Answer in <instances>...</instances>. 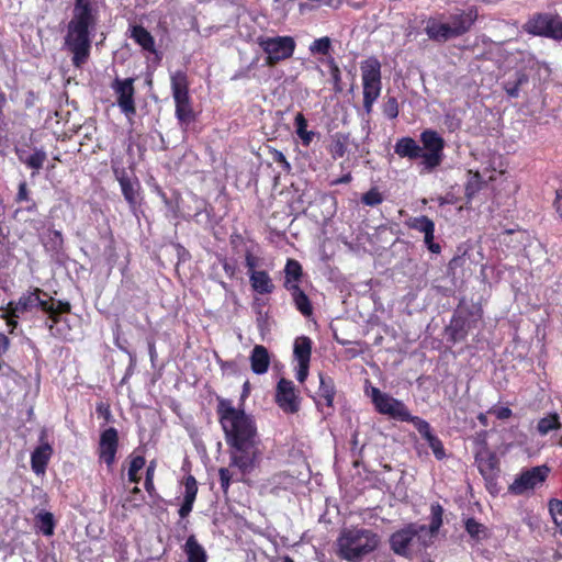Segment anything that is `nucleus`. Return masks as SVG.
<instances>
[{"label":"nucleus","mask_w":562,"mask_h":562,"mask_svg":"<svg viewBox=\"0 0 562 562\" xmlns=\"http://www.w3.org/2000/svg\"><path fill=\"white\" fill-rule=\"evenodd\" d=\"M132 38L142 46L143 49L149 53H156L155 41L151 34L143 26H134L132 29Z\"/></svg>","instance_id":"obj_30"},{"label":"nucleus","mask_w":562,"mask_h":562,"mask_svg":"<svg viewBox=\"0 0 562 562\" xmlns=\"http://www.w3.org/2000/svg\"><path fill=\"white\" fill-rule=\"evenodd\" d=\"M9 347V339L5 335L0 334V356L3 355Z\"/></svg>","instance_id":"obj_59"},{"label":"nucleus","mask_w":562,"mask_h":562,"mask_svg":"<svg viewBox=\"0 0 562 562\" xmlns=\"http://www.w3.org/2000/svg\"><path fill=\"white\" fill-rule=\"evenodd\" d=\"M425 440L428 442L430 449L438 460H442L446 457L443 445L438 437L431 434L430 437H427Z\"/></svg>","instance_id":"obj_47"},{"label":"nucleus","mask_w":562,"mask_h":562,"mask_svg":"<svg viewBox=\"0 0 562 562\" xmlns=\"http://www.w3.org/2000/svg\"><path fill=\"white\" fill-rule=\"evenodd\" d=\"M553 205H554L557 213L559 214V217L562 221V191L557 190L555 200H554Z\"/></svg>","instance_id":"obj_58"},{"label":"nucleus","mask_w":562,"mask_h":562,"mask_svg":"<svg viewBox=\"0 0 562 562\" xmlns=\"http://www.w3.org/2000/svg\"><path fill=\"white\" fill-rule=\"evenodd\" d=\"M117 180L121 186V190L123 192V195L125 200L131 205H136L138 202V190H139V183L135 179H131L125 176H117Z\"/></svg>","instance_id":"obj_27"},{"label":"nucleus","mask_w":562,"mask_h":562,"mask_svg":"<svg viewBox=\"0 0 562 562\" xmlns=\"http://www.w3.org/2000/svg\"><path fill=\"white\" fill-rule=\"evenodd\" d=\"M284 273H285L284 288L288 291H291V285H299V280L302 276V267L296 260L288 259L285 268H284Z\"/></svg>","instance_id":"obj_31"},{"label":"nucleus","mask_w":562,"mask_h":562,"mask_svg":"<svg viewBox=\"0 0 562 562\" xmlns=\"http://www.w3.org/2000/svg\"><path fill=\"white\" fill-rule=\"evenodd\" d=\"M384 112L390 119H395L398 115L397 102L394 98L389 99Z\"/></svg>","instance_id":"obj_55"},{"label":"nucleus","mask_w":562,"mask_h":562,"mask_svg":"<svg viewBox=\"0 0 562 562\" xmlns=\"http://www.w3.org/2000/svg\"><path fill=\"white\" fill-rule=\"evenodd\" d=\"M465 529L468 533L476 540H481L487 537L486 527L473 518L467 520Z\"/></svg>","instance_id":"obj_40"},{"label":"nucleus","mask_w":562,"mask_h":562,"mask_svg":"<svg viewBox=\"0 0 562 562\" xmlns=\"http://www.w3.org/2000/svg\"><path fill=\"white\" fill-rule=\"evenodd\" d=\"M428 536L429 532L427 526L409 525L392 535L391 548L397 554L407 555L427 547L428 541L426 537Z\"/></svg>","instance_id":"obj_6"},{"label":"nucleus","mask_w":562,"mask_h":562,"mask_svg":"<svg viewBox=\"0 0 562 562\" xmlns=\"http://www.w3.org/2000/svg\"><path fill=\"white\" fill-rule=\"evenodd\" d=\"M407 225L424 234V241L431 252L437 254L440 251V246L438 244H434L435 224L430 218L424 215L413 217L407 222Z\"/></svg>","instance_id":"obj_16"},{"label":"nucleus","mask_w":562,"mask_h":562,"mask_svg":"<svg viewBox=\"0 0 562 562\" xmlns=\"http://www.w3.org/2000/svg\"><path fill=\"white\" fill-rule=\"evenodd\" d=\"M559 15L549 13L537 14L525 24V31L532 35L546 36L555 40Z\"/></svg>","instance_id":"obj_14"},{"label":"nucleus","mask_w":562,"mask_h":562,"mask_svg":"<svg viewBox=\"0 0 562 562\" xmlns=\"http://www.w3.org/2000/svg\"><path fill=\"white\" fill-rule=\"evenodd\" d=\"M548 506L554 525L562 533V501L552 498L549 501Z\"/></svg>","instance_id":"obj_42"},{"label":"nucleus","mask_w":562,"mask_h":562,"mask_svg":"<svg viewBox=\"0 0 562 562\" xmlns=\"http://www.w3.org/2000/svg\"><path fill=\"white\" fill-rule=\"evenodd\" d=\"M477 419H479V422H480L483 426H487V414H485V413H481V414H479Z\"/></svg>","instance_id":"obj_63"},{"label":"nucleus","mask_w":562,"mask_h":562,"mask_svg":"<svg viewBox=\"0 0 562 562\" xmlns=\"http://www.w3.org/2000/svg\"><path fill=\"white\" fill-rule=\"evenodd\" d=\"M497 168L494 162H492L488 168L476 170L475 172H472L470 170L469 173L471 175V178L469 179L465 186L467 198L471 200L481 190L482 183L485 181V178H487V180L490 181H493L495 179L493 172H495Z\"/></svg>","instance_id":"obj_19"},{"label":"nucleus","mask_w":562,"mask_h":562,"mask_svg":"<svg viewBox=\"0 0 562 562\" xmlns=\"http://www.w3.org/2000/svg\"><path fill=\"white\" fill-rule=\"evenodd\" d=\"M477 19V11L474 8H470L464 11H460L458 13H454L450 16V23L451 29L456 35V37H459L467 33L471 26L474 24V22Z\"/></svg>","instance_id":"obj_18"},{"label":"nucleus","mask_w":562,"mask_h":562,"mask_svg":"<svg viewBox=\"0 0 562 562\" xmlns=\"http://www.w3.org/2000/svg\"><path fill=\"white\" fill-rule=\"evenodd\" d=\"M347 151L346 138L336 136L330 145V154L334 158L342 157Z\"/></svg>","instance_id":"obj_46"},{"label":"nucleus","mask_w":562,"mask_h":562,"mask_svg":"<svg viewBox=\"0 0 562 562\" xmlns=\"http://www.w3.org/2000/svg\"><path fill=\"white\" fill-rule=\"evenodd\" d=\"M171 90L176 104V117L182 127L195 119L189 95V82L186 72L179 70L171 75Z\"/></svg>","instance_id":"obj_7"},{"label":"nucleus","mask_w":562,"mask_h":562,"mask_svg":"<svg viewBox=\"0 0 562 562\" xmlns=\"http://www.w3.org/2000/svg\"><path fill=\"white\" fill-rule=\"evenodd\" d=\"M406 422H411L425 439L427 437H430V435H431L430 425L426 420H424L417 416L411 415V417Z\"/></svg>","instance_id":"obj_49"},{"label":"nucleus","mask_w":562,"mask_h":562,"mask_svg":"<svg viewBox=\"0 0 562 562\" xmlns=\"http://www.w3.org/2000/svg\"><path fill=\"white\" fill-rule=\"evenodd\" d=\"M361 201L368 206H375L382 203L383 198L376 188H372L362 195Z\"/></svg>","instance_id":"obj_48"},{"label":"nucleus","mask_w":562,"mask_h":562,"mask_svg":"<svg viewBox=\"0 0 562 562\" xmlns=\"http://www.w3.org/2000/svg\"><path fill=\"white\" fill-rule=\"evenodd\" d=\"M227 446L229 447V467L218 470L221 486L225 493L233 480L241 481L246 474L251 473L262 457L259 437Z\"/></svg>","instance_id":"obj_2"},{"label":"nucleus","mask_w":562,"mask_h":562,"mask_svg":"<svg viewBox=\"0 0 562 562\" xmlns=\"http://www.w3.org/2000/svg\"><path fill=\"white\" fill-rule=\"evenodd\" d=\"M15 383V373L10 369L5 368L0 374V393L2 391L10 392L12 385Z\"/></svg>","instance_id":"obj_43"},{"label":"nucleus","mask_w":562,"mask_h":562,"mask_svg":"<svg viewBox=\"0 0 562 562\" xmlns=\"http://www.w3.org/2000/svg\"><path fill=\"white\" fill-rule=\"evenodd\" d=\"M360 69L363 87V106L370 113L382 89L381 64L376 58L370 57L361 63Z\"/></svg>","instance_id":"obj_8"},{"label":"nucleus","mask_w":562,"mask_h":562,"mask_svg":"<svg viewBox=\"0 0 562 562\" xmlns=\"http://www.w3.org/2000/svg\"><path fill=\"white\" fill-rule=\"evenodd\" d=\"M144 501L143 494L137 486H134L130 495L125 498L124 506L136 507Z\"/></svg>","instance_id":"obj_51"},{"label":"nucleus","mask_w":562,"mask_h":562,"mask_svg":"<svg viewBox=\"0 0 562 562\" xmlns=\"http://www.w3.org/2000/svg\"><path fill=\"white\" fill-rule=\"evenodd\" d=\"M248 276L250 285L255 292L259 294H270L274 290L272 279L267 271L258 270Z\"/></svg>","instance_id":"obj_25"},{"label":"nucleus","mask_w":562,"mask_h":562,"mask_svg":"<svg viewBox=\"0 0 562 562\" xmlns=\"http://www.w3.org/2000/svg\"><path fill=\"white\" fill-rule=\"evenodd\" d=\"M188 562H206L207 555L204 548L198 542L194 536H190L183 547Z\"/></svg>","instance_id":"obj_28"},{"label":"nucleus","mask_w":562,"mask_h":562,"mask_svg":"<svg viewBox=\"0 0 562 562\" xmlns=\"http://www.w3.org/2000/svg\"><path fill=\"white\" fill-rule=\"evenodd\" d=\"M245 265L248 270V274H250L254 271H258L256 268L259 265V259L254 256L250 251H247L245 255Z\"/></svg>","instance_id":"obj_54"},{"label":"nucleus","mask_w":562,"mask_h":562,"mask_svg":"<svg viewBox=\"0 0 562 562\" xmlns=\"http://www.w3.org/2000/svg\"><path fill=\"white\" fill-rule=\"evenodd\" d=\"M268 150H269V155L272 158V160L274 162L279 164L281 166V168L283 169V171L289 173L291 171L292 167H291L290 162L288 161V159L285 158V156L283 155V153L276 148H271V147H269Z\"/></svg>","instance_id":"obj_50"},{"label":"nucleus","mask_w":562,"mask_h":562,"mask_svg":"<svg viewBox=\"0 0 562 562\" xmlns=\"http://www.w3.org/2000/svg\"><path fill=\"white\" fill-rule=\"evenodd\" d=\"M94 25V14L88 0H76L74 16L68 25L66 45L74 54V64L80 66L89 55L90 32Z\"/></svg>","instance_id":"obj_3"},{"label":"nucleus","mask_w":562,"mask_h":562,"mask_svg":"<svg viewBox=\"0 0 562 562\" xmlns=\"http://www.w3.org/2000/svg\"><path fill=\"white\" fill-rule=\"evenodd\" d=\"M276 400L285 413H296L300 407L299 397L292 381L281 379L277 385Z\"/></svg>","instance_id":"obj_15"},{"label":"nucleus","mask_w":562,"mask_h":562,"mask_svg":"<svg viewBox=\"0 0 562 562\" xmlns=\"http://www.w3.org/2000/svg\"><path fill=\"white\" fill-rule=\"evenodd\" d=\"M46 153L42 149H36L34 150V153L27 155V156H24V155H20V160L25 164L27 167L38 171L45 160H46Z\"/></svg>","instance_id":"obj_38"},{"label":"nucleus","mask_w":562,"mask_h":562,"mask_svg":"<svg viewBox=\"0 0 562 562\" xmlns=\"http://www.w3.org/2000/svg\"><path fill=\"white\" fill-rule=\"evenodd\" d=\"M291 294L296 308L304 315L312 314V305L307 295L300 289L299 285H291Z\"/></svg>","instance_id":"obj_32"},{"label":"nucleus","mask_w":562,"mask_h":562,"mask_svg":"<svg viewBox=\"0 0 562 562\" xmlns=\"http://www.w3.org/2000/svg\"><path fill=\"white\" fill-rule=\"evenodd\" d=\"M550 469L547 465H538L522 471L508 486L513 495H524L542 485L549 475Z\"/></svg>","instance_id":"obj_13"},{"label":"nucleus","mask_w":562,"mask_h":562,"mask_svg":"<svg viewBox=\"0 0 562 562\" xmlns=\"http://www.w3.org/2000/svg\"><path fill=\"white\" fill-rule=\"evenodd\" d=\"M319 396L324 400L326 406L331 407L335 396V385L331 379L319 373Z\"/></svg>","instance_id":"obj_35"},{"label":"nucleus","mask_w":562,"mask_h":562,"mask_svg":"<svg viewBox=\"0 0 562 562\" xmlns=\"http://www.w3.org/2000/svg\"><path fill=\"white\" fill-rule=\"evenodd\" d=\"M487 414L494 415L498 419H508L512 416V409L503 406H493Z\"/></svg>","instance_id":"obj_53"},{"label":"nucleus","mask_w":562,"mask_h":562,"mask_svg":"<svg viewBox=\"0 0 562 562\" xmlns=\"http://www.w3.org/2000/svg\"><path fill=\"white\" fill-rule=\"evenodd\" d=\"M99 456L101 460L105 457V429H100Z\"/></svg>","instance_id":"obj_57"},{"label":"nucleus","mask_w":562,"mask_h":562,"mask_svg":"<svg viewBox=\"0 0 562 562\" xmlns=\"http://www.w3.org/2000/svg\"><path fill=\"white\" fill-rule=\"evenodd\" d=\"M425 33L430 40L436 42H446L456 37L450 23L441 22L437 19H429L427 21Z\"/></svg>","instance_id":"obj_20"},{"label":"nucleus","mask_w":562,"mask_h":562,"mask_svg":"<svg viewBox=\"0 0 562 562\" xmlns=\"http://www.w3.org/2000/svg\"><path fill=\"white\" fill-rule=\"evenodd\" d=\"M145 459L142 456H135L131 459L130 468H128V481L131 483H138L139 475L138 472L144 468Z\"/></svg>","instance_id":"obj_41"},{"label":"nucleus","mask_w":562,"mask_h":562,"mask_svg":"<svg viewBox=\"0 0 562 562\" xmlns=\"http://www.w3.org/2000/svg\"><path fill=\"white\" fill-rule=\"evenodd\" d=\"M308 368L310 363H299V368L296 371V379L299 382L303 383L306 380L308 375Z\"/></svg>","instance_id":"obj_56"},{"label":"nucleus","mask_w":562,"mask_h":562,"mask_svg":"<svg viewBox=\"0 0 562 562\" xmlns=\"http://www.w3.org/2000/svg\"><path fill=\"white\" fill-rule=\"evenodd\" d=\"M476 463L480 473L483 475L485 482L493 483V479L497 476V459L488 452L482 451L476 456Z\"/></svg>","instance_id":"obj_22"},{"label":"nucleus","mask_w":562,"mask_h":562,"mask_svg":"<svg viewBox=\"0 0 562 562\" xmlns=\"http://www.w3.org/2000/svg\"><path fill=\"white\" fill-rule=\"evenodd\" d=\"M16 203H25L24 210L34 213L37 210L36 202L32 199L31 192L27 188V183L25 181H21L19 183L18 193L15 195Z\"/></svg>","instance_id":"obj_34"},{"label":"nucleus","mask_w":562,"mask_h":562,"mask_svg":"<svg viewBox=\"0 0 562 562\" xmlns=\"http://www.w3.org/2000/svg\"><path fill=\"white\" fill-rule=\"evenodd\" d=\"M330 40L329 37L325 36V37H321L318 40H315L311 46H310V50L312 54H322V55H327L329 53V49H330Z\"/></svg>","instance_id":"obj_45"},{"label":"nucleus","mask_w":562,"mask_h":562,"mask_svg":"<svg viewBox=\"0 0 562 562\" xmlns=\"http://www.w3.org/2000/svg\"><path fill=\"white\" fill-rule=\"evenodd\" d=\"M53 234H54V237L56 238V240H58L59 243L63 241V237H61V233L60 232L55 231Z\"/></svg>","instance_id":"obj_64"},{"label":"nucleus","mask_w":562,"mask_h":562,"mask_svg":"<svg viewBox=\"0 0 562 562\" xmlns=\"http://www.w3.org/2000/svg\"><path fill=\"white\" fill-rule=\"evenodd\" d=\"M111 88L113 90L114 103L128 121L136 114L135 88L133 78H116Z\"/></svg>","instance_id":"obj_12"},{"label":"nucleus","mask_w":562,"mask_h":562,"mask_svg":"<svg viewBox=\"0 0 562 562\" xmlns=\"http://www.w3.org/2000/svg\"><path fill=\"white\" fill-rule=\"evenodd\" d=\"M394 151L400 157H407L409 159H423V148L412 137L400 138L394 146Z\"/></svg>","instance_id":"obj_24"},{"label":"nucleus","mask_w":562,"mask_h":562,"mask_svg":"<svg viewBox=\"0 0 562 562\" xmlns=\"http://www.w3.org/2000/svg\"><path fill=\"white\" fill-rule=\"evenodd\" d=\"M294 125L296 135L300 137L302 144L304 146H308L312 143L315 133L313 131H307V121L302 113H297L295 115Z\"/></svg>","instance_id":"obj_33"},{"label":"nucleus","mask_w":562,"mask_h":562,"mask_svg":"<svg viewBox=\"0 0 562 562\" xmlns=\"http://www.w3.org/2000/svg\"><path fill=\"white\" fill-rule=\"evenodd\" d=\"M106 436L108 464H110L113 461L116 451L117 431L114 428H108Z\"/></svg>","instance_id":"obj_44"},{"label":"nucleus","mask_w":562,"mask_h":562,"mask_svg":"<svg viewBox=\"0 0 562 562\" xmlns=\"http://www.w3.org/2000/svg\"><path fill=\"white\" fill-rule=\"evenodd\" d=\"M258 44L267 55L266 65L268 66L290 58L296 46L292 36H261L258 38Z\"/></svg>","instance_id":"obj_9"},{"label":"nucleus","mask_w":562,"mask_h":562,"mask_svg":"<svg viewBox=\"0 0 562 562\" xmlns=\"http://www.w3.org/2000/svg\"><path fill=\"white\" fill-rule=\"evenodd\" d=\"M36 527L45 536H52L54 533V516L48 512H40L35 517Z\"/></svg>","instance_id":"obj_37"},{"label":"nucleus","mask_w":562,"mask_h":562,"mask_svg":"<svg viewBox=\"0 0 562 562\" xmlns=\"http://www.w3.org/2000/svg\"><path fill=\"white\" fill-rule=\"evenodd\" d=\"M486 486H487L488 491L493 494L498 492L496 477L493 479V483L486 482Z\"/></svg>","instance_id":"obj_61"},{"label":"nucleus","mask_w":562,"mask_h":562,"mask_svg":"<svg viewBox=\"0 0 562 562\" xmlns=\"http://www.w3.org/2000/svg\"><path fill=\"white\" fill-rule=\"evenodd\" d=\"M184 493L183 503L179 509L181 518H186L193 508V504L198 494V483L193 475H188L183 480Z\"/></svg>","instance_id":"obj_21"},{"label":"nucleus","mask_w":562,"mask_h":562,"mask_svg":"<svg viewBox=\"0 0 562 562\" xmlns=\"http://www.w3.org/2000/svg\"><path fill=\"white\" fill-rule=\"evenodd\" d=\"M423 144L422 166L425 170L431 171L438 167L443 159L445 139L434 130H425L420 134Z\"/></svg>","instance_id":"obj_11"},{"label":"nucleus","mask_w":562,"mask_h":562,"mask_svg":"<svg viewBox=\"0 0 562 562\" xmlns=\"http://www.w3.org/2000/svg\"><path fill=\"white\" fill-rule=\"evenodd\" d=\"M442 524V507L438 504L431 506V521L429 527H427L429 536L426 537L429 542L432 536L439 530Z\"/></svg>","instance_id":"obj_39"},{"label":"nucleus","mask_w":562,"mask_h":562,"mask_svg":"<svg viewBox=\"0 0 562 562\" xmlns=\"http://www.w3.org/2000/svg\"><path fill=\"white\" fill-rule=\"evenodd\" d=\"M379 542V536L372 530L355 527L344 529L340 532L337 539V548L342 559L358 561L374 551Z\"/></svg>","instance_id":"obj_5"},{"label":"nucleus","mask_w":562,"mask_h":562,"mask_svg":"<svg viewBox=\"0 0 562 562\" xmlns=\"http://www.w3.org/2000/svg\"><path fill=\"white\" fill-rule=\"evenodd\" d=\"M528 78L526 68H520L515 72L514 78H508L504 81V90L510 98H517L519 95V88L528 82Z\"/></svg>","instance_id":"obj_26"},{"label":"nucleus","mask_w":562,"mask_h":562,"mask_svg":"<svg viewBox=\"0 0 562 562\" xmlns=\"http://www.w3.org/2000/svg\"><path fill=\"white\" fill-rule=\"evenodd\" d=\"M217 413L227 445L259 437L254 419L243 409L234 407L232 401L221 400Z\"/></svg>","instance_id":"obj_4"},{"label":"nucleus","mask_w":562,"mask_h":562,"mask_svg":"<svg viewBox=\"0 0 562 562\" xmlns=\"http://www.w3.org/2000/svg\"><path fill=\"white\" fill-rule=\"evenodd\" d=\"M250 367L254 373L263 374L270 366V356L267 348L262 345H256L250 353Z\"/></svg>","instance_id":"obj_23"},{"label":"nucleus","mask_w":562,"mask_h":562,"mask_svg":"<svg viewBox=\"0 0 562 562\" xmlns=\"http://www.w3.org/2000/svg\"><path fill=\"white\" fill-rule=\"evenodd\" d=\"M352 179L351 175L350 173H347L345 176H342L341 178L337 179L334 181V183L338 184V183H348L350 182Z\"/></svg>","instance_id":"obj_60"},{"label":"nucleus","mask_w":562,"mask_h":562,"mask_svg":"<svg viewBox=\"0 0 562 562\" xmlns=\"http://www.w3.org/2000/svg\"><path fill=\"white\" fill-rule=\"evenodd\" d=\"M37 310L48 315L47 326L53 336L69 339V327L66 324L65 314L69 313L70 304L61 301L56 302L38 288L26 291L18 301L9 302L2 317L7 318L8 326L13 328L18 324L16 318Z\"/></svg>","instance_id":"obj_1"},{"label":"nucleus","mask_w":562,"mask_h":562,"mask_svg":"<svg viewBox=\"0 0 562 562\" xmlns=\"http://www.w3.org/2000/svg\"><path fill=\"white\" fill-rule=\"evenodd\" d=\"M45 431L41 435V445L32 452L31 465L36 474H44L47 463L53 454V448L45 440Z\"/></svg>","instance_id":"obj_17"},{"label":"nucleus","mask_w":562,"mask_h":562,"mask_svg":"<svg viewBox=\"0 0 562 562\" xmlns=\"http://www.w3.org/2000/svg\"><path fill=\"white\" fill-rule=\"evenodd\" d=\"M156 470V463L151 461L146 469V479H145V488L149 494H153L155 491L154 486V475Z\"/></svg>","instance_id":"obj_52"},{"label":"nucleus","mask_w":562,"mask_h":562,"mask_svg":"<svg viewBox=\"0 0 562 562\" xmlns=\"http://www.w3.org/2000/svg\"><path fill=\"white\" fill-rule=\"evenodd\" d=\"M561 427L559 415L557 413L548 414L542 417L537 424V430L541 436H546L552 430H557Z\"/></svg>","instance_id":"obj_36"},{"label":"nucleus","mask_w":562,"mask_h":562,"mask_svg":"<svg viewBox=\"0 0 562 562\" xmlns=\"http://www.w3.org/2000/svg\"><path fill=\"white\" fill-rule=\"evenodd\" d=\"M366 393L370 396L375 409L380 414L387 415L401 422L407 420L411 417L409 411L402 401L381 392L378 387H367Z\"/></svg>","instance_id":"obj_10"},{"label":"nucleus","mask_w":562,"mask_h":562,"mask_svg":"<svg viewBox=\"0 0 562 562\" xmlns=\"http://www.w3.org/2000/svg\"><path fill=\"white\" fill-rule=\"evenodd\" d=\"M555 40H562V18L559 16V23L557 26Z\"/></svg>","instance_id":"obj_62"},{"label":"nucleus","mask_w":562,"mask_h":562,"mask_svg":"<svg viewBox=\"0 0 562 562\" xmlns=\"http://www.w3.org/2000/svg\"><path fill=\"white\" fill-rule=\"evenodd\" d=\"M312 351V341L308 337H297L294 341V358L299 363H310Z\"/></svg>","instance_id":"obj_29"}]
</instances>
